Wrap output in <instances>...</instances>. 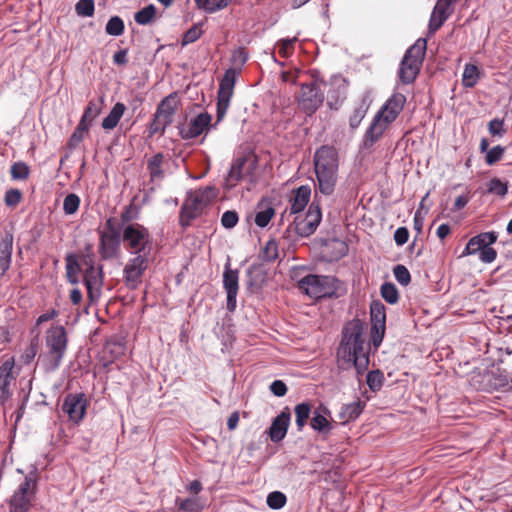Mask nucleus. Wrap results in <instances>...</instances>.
I'll return each mask as SVG.
<instances>
[{"label":"nucleus","mask_w":512,"mask_h":512,"mask_svg":"<svg viewBox=\"0 0 512 512\" xmlns=\"http://www.w3.org/2000/svg\"><path fill=\"white\" fill-rule=\"evenodd\" d=\"M330 86L331 88L327 93V103L330 106V108L337 109L338 106L346 98L347 83L344 78L340 76H335L331 78Z\"/></svg>","instance_id":"21"},{"label":"nucleus","mask_w":512,"mask_h":512,"mask_svg":"<svg viewBox=\"0 0 512 512\" xmlns=\"http://www.w3.org/2000/svg\"><path fill=\"white\" fill-rule=\"evenodd\" d=\"M322 219L320 207L312 203L303 219L296 218L295 231L301 237H308L315 232Z\"/></svg>","instance_id":"15"},{"label":"nucleus","mask_w":512,"mask_h":512,"mask_svg":"<svg viewBox=\"0 0 512 512\" xmlns=\"http://www.w3.org/2000/svg\"><path fill=\"white\" fill-rule=\"evenodd\" d=\"M66 330L61 325L51 326L45 335L47 353L43 358L44 369L47 372L55 371L61 365L67 349Z\"/></svg>","instance_id":"4"},{"label":"nucleus","mask_w":512,"mask_h":512,"mask_svg":"<svg viewBox=\"0 0 512 512\" xmlns=\"http://www.w3.org/2000/svg\"><path fill=\"white\" fill-rule=\"evenodd\" d=\"M94 0H79L75 5V11L78 16L91 17L94 15Z\"/></svg>","instance_id":"44"},{"label":"nucleus","mask_w":512,"mask_h":512,"mask_svg":"<svg viewBox=\"0 0 512 512\" xmlns=\"http://www.w3.org/2000/svg\"><path fill=\"white\" fill-rule=\"evenodd\" d=\"M393 121H388L386 117L380 113H376L369 127L367 128L364 135V146L371 147L376 141H378Z\"/></svg>","instance_id":"20"},{"label":"nucleus","mask_w":512,"mask_h":512,"mask_svg":"<svg viewBox=\"0 0 512 512\" xmlns=\"http://www.w3.org/2000/svg\"><path fill=\"white\" fill-rule=\"evenodd\" d=\"M238 214L235 211H226L221 217V224L227 229H231L238 223Z\"/></svg>","instance_id":"57"},{"label":"nucleus","mask_w":512,"mask_h":512,"mask_svg":"<svg viewBox=\"0 0 512 512\" xmlns=\"http://www.w3.org/2000/svg\"><path fill=\"white\" fill-rule=\"evenodd\" d=\"M89 128V125H85L81 122L78 123L76 129L74 130L68 141V148L70 150L75 149L83 141Z\"/></svg>","instance_id":"36"},{"label":"nucleus","mask_w":512,"mask_h":512,"mask_svg":"<svg viewBox=\"0 0 512 512\" xmlns=\"http://www.w3.org/2000/svg\"><path fill=\"white\" fill-rule=\"evenodd\" d=\"M405 102V96L401 93L395 92L387 99L378 113L384 115L388 121L394 122L403 110Z\"/></svg>","instance_id":"22"},{"label":"nucleus","mask_w":512,"mask_h":512,"mask_svg":"<svg viewBox=\"0 0 512 512\" xmlns=\"http://www.w3.org/2000/svg\"><path fill=\"white\" fill-rule=\"evenodd\" d=\"M212 117L209 113L204 112L193 118L188 124L182 125L180 135L183 139H193L200 136L208 130Z\"/></svg>","instance_id":"18"},{"label":"nucleus","mask_w":512,"mask_h":512,"mask_svg":"<svg viewBox=\"0 0 512 512\" xmlns=\"http://www.w3.org/2000/svg\"><path fill=\"white\" fill-rule=\"evenodd\" d=\"M168 125L167 121L154 114V119L149 125V135L153 136L157 133H163Z\"/></svg>","instance_id":"56"},{"label":"nucleus","mask_w":512,"mask_h":512,"mask_svg":"<svg viewBox=\"0 0 512 512\" xmlns=\"http://www.w3.org/2000/svg\"><path fill=\"white\" fill-rule=\"evenodd\" d=\"M479 258L484 263H491L496 259L497 253L496 251L491 247H483V249H480L478 251Z\"/></svg>","instance_id":"58"},{"label":"nucleus","mask_w":512,"mask_h":512,"mask_svg":"<svg viewBox=\"0 0 512 512\" xmlns=\"http://www.w3.org/2000/svg\"><path fill=\"white\" fill-rule=\"evenodd\" d=\"M496 240L497 234L493 231L480 233L468 241L462 256L476 254L480 249H483V247H489L491 244L495 243Z\"/></svg>","instance_id":"24"},{"label":"nucleus","mask_w":512,"mask_h":512,"mask_svg":"<svg viewBox=\"0 0 512 512\" xmlns=\"http://www.w3.org/2000/svg\"><path fill=\"white\" fill-rule=\"evenodd\" d=\"M296 40H297L296 37L280 40L277 43L278 53L282 57H285V58L289 57L292 54V52H293L294 43L296 42Z\"/></svg>","instance_id":"50"},{"label":"nucleus","mask_w":512,"mask_h":512,"mask_svg":"<svg viewBox=\"0 0 512 512\" xmlns=\"http://www.w3.org/2000/svg\"><path fill=\"white\" fill-rule=\"evenodd\" d=\"M11 177L14 180H25L28 178L30 169L25 162H15L11 166Z\"/></svg>","instance_id":"45"},{"label":"nucleus","mask_w":512,"mask_h":512,"mask_svg":"<svg viewBox=\"0 0 512 512\" xmlns=\"http://www.w3.org/2000/svg\"><path fill=\"white\" fill-rule=\"evenodd\" d=\"M155 15L156 8L154 5L150 4L137 11L134 15V20L139 25H148L153 21Z\"/></svg>","instance_id":"35"},{"label":"nucleus","mask_w":512,"mask_h":512,"mask_svg":"<svg viewBox=\"0 0 512 512\" xmlns=\"http://www.w3.org/2000/svg\"><path fill=\"white\" fill-rule=\"evenodd\" d=\"M126 107L123 103H116L109 114L103 119L102 127L105 130H111L117 126L121 117L123 116Z\"/></svg>","instance_id":"31"},{"label":"nucleus","mask_w":512,"mask_h":512,"mask_svg":"<svg viewBox=\"0 0 512 512\" xmlns=\"http://www.w3.org/2000/svg\"><path fill=\"white\" fill-rule=\"evenodd\" d=\"M14 359L4 361L0 366V401L5 402L11 395L10 384L13 380Z\"/></svg>","instance_id":"25"},{"label":"nucleus","mask_w":512,"mask_h":512,"mask_svg":"<svg viewBox=\"0 0 512 512\" xmlns=\"http://www.w3.org/2000/svg\"><path fill=\"white\" fill-rule=\"evenodd\" d=\"M504 152H505V148L500 145L493 147L486 153V157H485L486 163L488 165L495 164L497 161H499L502 158Z\"/></svg>","instance_id":"53"},{"label":"nucleus","mask_w":512,"mask_h":512,"mask_svg":"<svg viewBox=\"0 0 512 512\" xmlns=\"http://www.w3.org/2000/svg\"><path fill=\"white\" fill-rule=\"evenodd\" d=\"M122 241V229H118L116 220L108 218L100 231L99 253L103 259L116 257Z\"/></svg>","instance_id":"8"},{"label":"nucleus","mask_w":512,"mask_h":512,"mask_svg":"<svg viewBox=\"0 0 512 512\" xmlns=\"http://www.w3.org/2000/svg\"><path fill=\"white\" fill-rule=\"evenodd\" d=\"M295 416H296V426L299 431H302L304 426L307 423V420L310 417L311 414V405L309 403H300L296 405L295 409Z\"/></svg>","instance_id":"34"},{"label":"nucleus","mask_w":512,"mask_h":512,"mask_svg":"<svg viewBox=\"0 0 512 512\" xmlns=\"http://www.w3.org/2000/svg\"><path fill=\"white\" fill-rule=\"evenodd\" d=\"M13 248V236L6 234L0 242V270L3 275L10 267Z\"/></svg>","instance_id":"29"},{"label":"nucleus","mask_w":512,"mask_h":512,"mask_svg":"<svg viewBox=\"0 0 512 512\" xmlns=\"http://www.w3.org/2000/svg\"><path fill=\"white\" fill-rule=\"evenodd\" d=\"M86 408L87 400L82 393L66 395L61 406L62 412L68 416L70 421L76 424L84 418Z\"/></svg>","instance_id":"14"},{"label":"nucleus","mask_w":512,"mask_h":512,"mask_svg":"<svg viewBox=\"0 0 512 512\" xmlns=\"http://www.w3.org/2000/svg\"><path fill=\"white\" fill-rule=\"evenodd\" d=\"M393 121H388L386 117L380 113H376L369 127L367 128L364 135V146L371 147L376 141H378Z\"/></svg>","instance_id":"19"},{"label":"nucleus","mask_w":512,"mask_h":512,"mask_svg":"<svg viewBox=\"0 0 512 512\" xmlns=\"http://www.w3.org/2000/svg\"><path fill=\"white\" fill-rule=\"evenodd\" d=\"M409 238V232L406 227H399L394 233V240L397 245L402 246L404 245Z\"/></svg>","instance_id":"61"},{"label":"nucleus","mask_w":512,"mask_h":512,"mask_svg":"<svg viewBox=\"0 0 512 512\" xmlns=\"http://www.w3.org/2000/svg\"><path fill=\"white\" fill-rule=\"evenodd\" d=\"M177 106L178 100L176 95L170 94L160 102L155 112V115L163 119L164 121H167L168 124H171Z\"/></svg>","instance_id":"27"},{"label":"nucleus","mask_w":512,"mask_h":512,"mask_svg":"<svg viewBox=\"0 0 512 512\" xmlns=\"http://www.w3.org/2000/svg\"><path fill=\"white\" fill-rule=\"evenodd\" d=\"M256 161L240 157L234 160L225 178V187L230 190L234 188L243 178L244 174H252Z\"/></svg>","instance_id":"16"},{"label":"nucleus","mask_w":512,"mask_h":512,"mask_svg":"<svg viewBox=\"0 0 512 512\" xmlns=\"http://www.w3.org/2000/svg\"><path fill=\"white\" fill-rule=\"evenodd\" d=\"M217 196L213 186H207L188 195L181 209V224L186 226Z\"/></svg>","instance_id":"7"},{"label":"nucleus","mask_w":512,"mask_h":512,"mask_svg":"<svg viewBox=\"0 0 512 512\" xmlns=\"http://www.w3.org/2000/svg\"><path fill=\"white\" fill-rule=\"evenodd\" d=\"M367 111H368V105L364 101H362V103L359 104V106H357L354 109V111L349 119V125L352 129H356L360 125V123L364 119Z\"/></svg>","instance_id":"41"},{"label":"nucleus","mask_w":512,"mask_h":512,"mask_svg":"<svg viewBox=\"0 0 512 512\" xmlns=\"http://www.w3.org/2000/svg\"><path fill=\"white\" fill-rule=\"evenodd\" d=\"M488 131L493 136L502 137L506 132L504 129V121L498 118L491 120L488 123Z\"/></svg>","instance_id":"55"},{"label":"nucleus","mask_w":512,"mask_h":512,"mask_svg":"<svg viewBox=\"0 0 512 512\" xmlns=\"http://www.w3.org/2000/svg\"><path fill=\"white\" fill-rule=\"evenodd\" d=\"M365 404L360 400L342 406L339 417L343 422L356 419L363 411Z\"/></svg>","instance_id":"33"},{"label":"nucleus","mask_w":512,"mask_h":512,"mask_svg":"<svg viewBox=\"0 0 512 512\" xmlns=\"http://www.w3.org/2000/svg\"><path fill=\"white\" fill-rule=\"evenodd\" d=\"M488 191L490 193H494V194H497V195H500V196H504L508 192V187L500 179L493 178L489 182Z\"/></svg>","instance_id":"54"},{"label":"nucleus","mask_w":512,"mask_h":512,"mask_svg":"<svg viewBox=\"0 0 512 512\" xmlns=\"http://www.w3.org/2000/svg\"><path fill=\"white\" fill-rule=\"evenodd\" d=\"M311 196V189L308 186H300L295 191L290 200V213L297 214L304 210Z\"/></svg>","instance_id":"28"},{"label":"nucleus","mask_w":512,"mask_h":512,"mask_svg":"<svg viewBox=\"0 0 512 512\" xmlns=\"http://www.w3.org/2000/svg\"><path fill=\"white\" fill-rule=\"evenodd\" d=\"M393 274L397 282L403 286H407L411 281L410 272L404 265H396L393 269Z\"/></svg>","instance_id":"48"},{"label":"nucleus","mask_w":512,"mask_h":512,"mask_svg":"<svg viewBox=\"0 0 512 512\" xmlns=\"http://www.w3.org/2000/svg\"><path fill=\"white\" fill-rule=\"evenodd\" d=\"M21 200V193L17 189H10L5 194V203L8 206H15Z\"/></svg>","instance_id":"59"},{"label":"nucleus","mask_w":512,"mask_h":512,"mask_svg":"<svg viewBox=\"0 0 512 512\" xmlns=\"http://www.w3.org/2000/svg\"><path fill=\"white\" fill-rule=\"evenodd\" d=\"M202 29L200 27V24L193 25L190 29H188L182 39V45H188L190 43L195 42L200 38L202 35Z\"/></svg>","instance_id":"52"},{"label":"nucleus","mask_w":512,"mask_h":512,"mask_svg":"<svg viewBox=\"0 0 512 512\" xmlns=\"http://www.w3.org/2000/svg\"><path fill=\"white\" fill-rule=\"evenodd\" d=\"M176 503L179 509L185 512H197L200 510V504L196 498L177 499Z\"/></svg>","instance_id":"51"},{"label":"nucleus","mask_w":512,"mask_h":512,"mask_svg":"<svg viewBox=\"0 0 512 512\" xmlns=\"http://www.w3.org/2000/svg\"><path fill=\"white\" fill-rule=\"evenodd\" d=\"M371 338L373 345L378 347L384 337L386 329L385 306L380 301H373L370 306Z\"/></svg>","instance_id":"13"},{"label":"nucleus","mask_w":512,"mask_h":512,"mask_svg":"<svg viewBox=\"0 0 512 512\" xmlns=\"http://www.w3.org/2000/svg\"><path fill=\"white\" fill-rule=\"evenodd\" d=\"M274 215V209L266 206L260 209L255 215V223L259 227H266Z\"/></svg>","instance_id":"47"},{"label":"nucleus","mask_w":512,"mask_h":512,"mask_svg":"<svg viewBox=\"0 0 512 512\" xmlns=\"http://www.w3.org/2000/svg\"><path fill=\"white\" fill-rule=\"evenodd\" d=\"M479 78V71L475 65L467 64L463 71L462 82L465 87H473Z\"/></svg>","instance_id":"37"},{"label":"nucleus","mask_w":512,"mask_h":512,"mask_svg":"<svg viewBox=\"0 0 512 512\" xmlns=\"http://www.w3.org/2000/svg\"><path fill=\"white\" fill-rule=\"evenodd\" d=\"M366 382L371 391H379L384 382V375L380 370L369 371L366 377Z\"/></svg>","instance_id":"38"},{"label":"nucleus","mask_w":512,"mask_h":512,"mask_svg":"<svg viewBox=\"0 0 512 512\" xmlns=\"http://www.w3.org/2000/svg\"><path fill=\"white\" fill-rule=\"evenodd\" d=\"M290 424V412L285 408L278 416H276L269 428V437L272 442L281 441L287 433Z\"/></svg>","instance_id":"23"},{"label":"nucleus","mask_w":512,"mask_h":512,"mask_svg":"<svg viewBox=\"0 0 512 512\" xmlns=\"http://www.w3.org/2000/svg\"><path fill=\"white\" fill-rule=\"evenodd\" d=\"M267 505L274 510L281 509L286 504V496L280 491H274L267 496Z\"/></svg>","instance_id":"46"},{"label":"nucleus","mask_w":512,"mask_h":512,"mask_svg":"<svg viewBox=\"0 0 512 512\" xmlns=\"http://www.w3.org/2000/svg\"><path fill=\"white\" fill-rule=\"evenodd\" d=\"M324 94L316 82L302 84L299 107L307 114H313L323 103Z\"/></svg>","instance_id":"12"},{"label":"nucleus","mask_w":512,"mask_h":512,"mask_svg":"<svg viewBox=\"0 0 512 512\" xmlns=\"http://www.w3.org/2000/svg\"><path fill=\"white\" fill-rule=\"evenodd\" d=\"M270 391L277 397H282L287 393V386L281 380H275L270 385Z\"/></svg>","instance_id":"60"},{"label":"nucleus","mask_w":512,"mask_h":512,"mask_svg":"<svg viewBox=\"0 0 512 512\" xmlns=\"http://www.w3.org/2000/svg\"><path fill=\"white\" fill-rule=\"evenodd\" d=\"M223 286L227 293V309L233 312L236 308V298L239 290V272L231 269L229 263L223 272Z\"/></svg>","instance_id":"17"},{"label":"nucleus","mask_w":512,"mask_h":512,"mask_svg":"<svg viewBox=\"0 0 512 512\" xmlns=\"http://www.w3.org/2000/svg\"><path fill=\"white\" fill-rule=\"evenodd\" d=\"M233 68H229L219 84L218 102H217V122H220L230 105L231 97L234 93L236 78L240 72V68L247 61V54L243 49H237L232 54Z\"/></svg>","instance_id":"3"},{"label":"nucleus","mask_w":512,"mask_h":512,"mask_svg":"<svg viewBox=\"0 0 512 512\" xmlns=\"http://www.w3.org/2000/svg\"><path fill=\"white\" fill-rule=\"evenodd\" d=\"M196 6L208 13H214V0H194Z\"/></svg>","instance_id":"62"},{"label":"nucleus","mask_w":512,"mask_h":512,"mask_svg":"<svg viewBox=\"0 0 512 512\" xmlns=\"http://www.w3.org/2000/svg\"><path fill=\"white\" fill-rule=\"evenodd\" d=\"M151 254H130L123 269V280L127 288L136 289L142 283V278L151 262Z\"/></svg>","instance_id":"9"},{"label":"nucleus","mask_w":512,"mask_h":512,"mask_svg":"<svg viewBox=\"0 0 512 512\" xmlns=\"http://www.w3.org/2000/svg\"><path fill=\"white\" fill-rule=\"evenodd\" d=\"M363 332L364 324L360 319L349 321L343 327L342 339L338 349V355L344 361L352 363L358 374L364 373L369 364Z\"/></svg>","instance_id":"1"},{"label":"nucleus","mask_w":512,"mask_h":512,"mask_svg":"<svg viewBox=\"0 0 512 512\" xmlns=\"http://www.w3.org/2000/svg\"><path fill=\"white\" fill-rule=\"evenodd\" d=\"M278 257V245L276 241L270 240L266 243L265 247L262 250V259L264 261H274Z\"/></svg>","instance_id":"49"},{"label":"nucleus","mask_w":512,"mask_h":512,"mask_svg":"<svg viewBox=\"0 0 512 512\" xmlns=\"http://www.w3.org/2000/svg\"><path fill=\"white\" fill-rule=\"evenodd\" d=\"M105 31L111 36H120L124 32V22L118 16L111 17L105 27Z\"/></svg>","instance_id":"40"},{"label":"nucleus","mask_w":512,"mask_h":512,"mask_svg":"<svg viewBox=\"0 0 512 512\" xmlns=\"http://www.w3.org/2000/svg\"><path fill=\"white\" fill-rule=\"evenodd\" d=\"M163 154L157 153L148 161V171L152 182H160L164 178Z\"/></svg>","instance_id":"32"},{"label":"nucleus","mask_w":512,"mask_h":512,"mask_svg":"<svg viewBox=\"0 0 512 512\" xmlns=\"http://www.w3.org/2000/svg\"><path fill=\"white\" fill-rule=\"evenodd\" d=\"M99 113H100L99 105L97 103H95L94 101H90L79 122H81L85 125H89V127H90L92 122L99 115Z\"/></svg>","instance_id":"39"},{"label":"nucleus","mask_w":512,"mask_h":512,"mask_svg":"<svg viewBox=\"0 0 512 512\" xmlns=\"http://www.w3.org/2000/svg\"><path fill=\"white\" fill-rule=\"evenodd\" d=\"M339 158L336 148L323 145L314 154V170L318 190L329 196L334 190L338 179Z\"/></svg>","instance_id":"2"},{"label":"nucleus","mask_w":512,"mask_h":512,"mask_svg":"<svg viewBox=\"0 0 512 512\" xmlns=\"http://www.w3.org/2000/svg\"><path fill=\"white\" fill-rule=\"evenodd\" d=\"M80 206V198L74 193L68 194L63 201V210L66 215L75 214Z\"/></svg>","instance_id":"42"},{"label":"nucleus","mask_w":512,"mask_h":512,"mask_svg":"<svg viewBox=\"0 0 512 512\" xmlns=\"http://www.w3.org/2000/svg\"><path fill=\"white\" fill-rule=\"evenodd\" d=\"M381 296L389 304H395L399 298L396 286L389 282H386L381 286Z\"/></svg>","instance_id":"43"},{"label":"nucleus","mask_w":512,"mask_h":512,"mask_svg":"<svg viewBox=\"0 0 512 512\" xmlns=\"http://www.w3.org/2000/svg\"><path fill=\"white\" fill-rule=\"evenodd\" d=\"M122 241L129 254H151L152 236L144 225L133 222L122 226Z\"/></svg>","instance_id":"5"},{"label":"nucleus","mask_w":512,"mask_h":512,"mask_svg":"<svg viewBox=\"0 0 512 512\" xmlns=\"http://www.w3.org/2000/svg\"><path fill=\"white\" fill-rule=\"evenodd\" d=\"M36 480L26 476L10 497L9 512H29L36 494Z\"/></svg>","instance_id":"10"},{"label":"nucleus","mask_w":512,"mask_h":512,"mask_svg":"<svg viewBox=\"0 0 512 512\" xmlns=\"http://www.w3.org/2000/svg\"><path fill=\"white\" fill-rule=\"evenodd\" d=\"M113 61L117 65H124L127 63V50H119L113 56Z\"/></svg>","instance_id":"64"},{"label":"nucleus","mask_w":512,"mask_h":512,"mask_svg":"<svg viewBox=\"0 0 512 512\" xmlns=\"http://www.w3.org/2000/svg\"><path fill=\"white\" fill-rule=\"evenodd\" d=\"M84 282L88 294L92 296L93 290L98 289L102 284V269L96 267L86 268L84 271Z\"/></svg>","instance_id":"30"},{"label":"nucleus","mask_w":512,"mask_h":512,"mask_svg":"<svg viewBox=\"0 0 512 512\" xmlns=\"http://www.w3.org/2000/svg\"><path fill=\"white\" fill-rule=\"evenodd\" d=\"M330 411L323 405H319L314 411L310 421L311 428L320 433H328L332 429L329 421Z\"/></svg>","instance_id":"26"},{"label":"nucleus","mask_w":512,"mask_h":512,"mask_svg":"<svg viewBox=\"0 0 512 512\" xmlns=\"http://www.w3.org/2000/svg\"><path fill=\"white\" fill-rule=\"evenodd\" d=\"M56 316H58V312H57L56 310L52 309V310H50V311H47V312H45V313L41 314V315L38 317V319H37V321H36V325H40V324H42V323H44V322H47V321H49V320H52V319H54Z\"/></svg>","instance_id":"63"},{"label":"nucleus","mask_w":512,"mask_h":512,"mask_svg":"<svg viewBox=\"0 0 512 512\" xmlns=\"http://www.w3.org/2000/svg\"><path fill=\"white\" fill-rule=\"evenodd\" d=\"M427 48L426 39L419 38L405 53L399 68V79L403 84L412 83L417 77Z\"/></svg>","instance_id":"6"},{"label":"nucleus","mask_w":512,"mask_h":512,"mask_svg":"<svg viewBox=\"0 0 512 512\" xmlns=\"http://www.w3.org/2000/svg\"><path fill=\"white\" fill-rule=\"evenodd\" d=\"M299 288L308 296L318 299L329 296L334 291V278L321 275H307L298 282Z\"/></svg>","instance_id":"11"}]
</instances>
